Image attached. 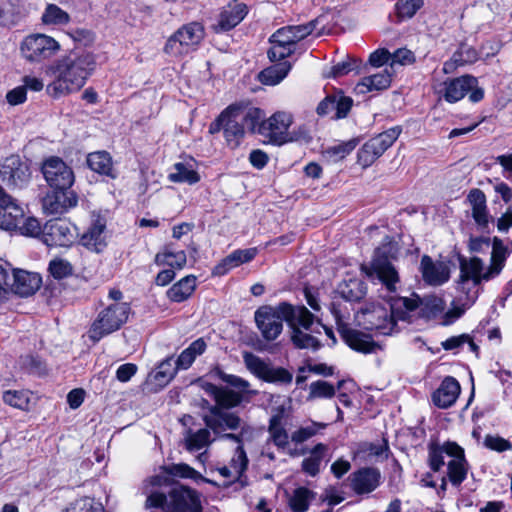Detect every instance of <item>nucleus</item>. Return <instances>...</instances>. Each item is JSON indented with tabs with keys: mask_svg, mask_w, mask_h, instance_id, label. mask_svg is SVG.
<instances>
[{
	"mask_svg": "<svg viewBox=\"0 0 512 512\" xmlns=\"http://www.w3.org/2000/svg\"><path fill=\"white\" fill-rule=\"evenodd\" d=\"M446 456L448 461V476L454 485H459L466 477L467 464L464 457V450L455 442L445 443Z\"/></svg>",
	"mask_w": 512,
	"mask_h": 512,
	"instance_id": "nucleus-21",
	"label": "nucleus"
},
{
	"mask_svg": "<svg viewBox=\"0 0 512 512\" xmlns=\"http://www.w3.org/2000/svg\"><path fill=\"white\" fill-rule=\"evenodd\" d=\"M339 295L346 301H358L366 295V286L359 279H349L338 286Z\"/></svg>",
	"mask_w": 512,
	"mask_h": 512,
	"instance_id": "nucleus-39",
	"label": "nucleus"
},
{
	"mask_svg": "<svg viewBox=\"0 0 512 512\" xmlns=\"http://www.w3.org/2000/svg\"><path fill=\"white\" fill-rule=\"evenodd\" d=\"M388 455V447L385 443L382 444H363L357 451L354 452V458L361 459L365 462H373L386 458Z\"/></svg>",
	"mask_w": 512,
	"mask_h": 512,
	"instance_id": "nucleus-41",
	"label": "nucleus"
},
{
	"mask_svg": "<svg viewBox=\"0 0 512 512\" xmlns=\"http://www.w3.org/2000/svg\"><path fill=\"white\" fill-rule=\"evenodd\" d=\"M196 289V277L188 275L172 285L167 291V297L173 302L187 300Z\"/></svg>",
	"mask_w": 512,
	"mask_h": 512,
	"instance_id": "nucleus-34",
	"label": "nucleus"
},
{
	"mask_svg": "<svg viewBox=\"0 0 512 512\" xmlns=\"http://www.w3.org/2000/svg\"><path fill=\"white\" fill-rule=\"evenodd\" d=\"M49 271L54 278L63 279L72 274L73 268L67 260L55 258L49 264Z\"/></svg>",
	"mask_w": 512,
	"mask_h": 512,
	"instance_id": "nucleus-55",
	"label": "nucleus"
},
{
	"mask_svg": "<svg viewBox=\"0 0 512 512\" xmlns=\"http://www.w3.org/2000/svg\"><path fill=\"white\" fill-rule=\"evenodd\" d=\"M41 285V277L37 273L15 270L8 278V295L13 292L21 297L33 295Z\"/></svg>",
	"mask_w": 512,
	"mask_h": 512,
	"instance_id": "nucleus-20",
	"label": "nucleus"
},
{
	"mask_svg": "<svg viewBox=\"0 0 512 512\" xmlns=\"http://www.w3.org/2000/svg\"><path fill=\"white\" fill-rule=\"evenodd\" d=\"M96 55L87 50H71L46 67L52 80L46 93L54 99L78 93L96 70Z\"/></svg>",
	"mask_w": 512,
	"mask_h": 512,
	"instance_id": "nucleus-1",
	"label": "nucleus"
},
{
	"mask_svg": "<svg viewBox=\"0 0 512 512\" xmlns=\"http://www.w3.org/2000/svg\"><path fill=\"white\" fill-rule=\"evenodd\" d=\"M464 344H468L469 347L471 348V350H473V351L476 349V345L473 343V341L467 335H459V336H453L451 338H448L447 340L442 342V347L445 350H454Z\"/></svg>",
	"mask_w": 512,
	"mask_h": 512,
	"instance_id": "nucleus-60",
	"label": "nucleus"
},
{
	"mask_svg": "<svg viewBox=\"0 0 512 512\" xmlns=\"http://www.w3.org/2000/svg\"><path fill=\"white\" fill-rule=\"evenodd\" d=\"M45 25H64L70 20L68 13L55 4H48L41 16Z\"/></svg>",
	"mask_w": 512,
	"mask_h": 512,
	"instance_id": "nucleus-45",
	"label": "nucleus"
},
{
	"mask_svg": "<svg viewBox=\"0 0 512 512\" xmlns=\"http://www.w3.org/2000/svg\"><path fill=\"white\" fill-rule=\"evenodd\" d=\"M27 91L23 85L17 86L6 94V100L10 105H19L26 101Z\"/></svg>",
	"mask_w": 512,
	"mask_h": 512,
	"instance_id": "nucleus-64",
	"label": "nucleus"
},
{
	"mask_svg": "<svg viewBox=\"0 0 512 512\" xmlns=\"http://www.w3.org/2000/svg\"><path fill=\"white\" fill-rule=\"evenodd\" d=\"M509 254L508 248L503 244L502 240L497 237L493 238L491 261L485 266L480 258L472 257L469 260L461 262L460 265V282L459 289L464 292L469 291L466 298L461 296L457 299V304L450 310L447 315L452 318L460 317L466 309H468L477 298L476 287L482 281H489L500 274L505 260Z\"/></svg>",
	"mask_w": 512,
	"mask_h": 512,
	"instance_id": "nucleus-2",
	"label": "nucleus"
},
{
	"mask_svg": "<svg viewBox=\"0 0 512 512\" xmlns=\"http://www.w3.org/2000/svg\"><path fill=\"white\" fill-rule=\"evenodd\" d=\"M314 27L313 22L302 25L286 26L278 29L271 37L295 45L298 41L310 35L314 30Z\"/></svg>",
	"mask_w": 512,
	"mask_h": 512,
	"instance_id": "nucleus-32",
	"label": "nucleus"
},
{
	"mask_svg": "<svg viewBox=\"0 0 512 512\" xmlns=\"http://www.w3.org/2000/svg\"><path fill=\"white\" fill-rule=\"evenodd\" d=\"M206 343L203 339H197L192 342L185 350L181 352L176 360V366L178 369H188L195 359L204 353L206 350Z\"/></svg>",
	"mask_w": 512,
	"mask_h": 512,
	"instance_id": "nucleus-37",
	"label": "nucleus"
},
{
	"mask_svg": "<svg viewBox=\"0 0 512 512\" xmlns=\"http://www.w3.org/2000/svg\"><path fill=\"white\" fill-rule=\"evenodd\" d=\"M61 44L54 37L44 33L25 36L19 44L20 56L28 63L39 64L56 56Z\"/></svg>",
	"mask_w": 512,
	"mask_h": 512,
	"instance_id": "nucleus-7",
	"label": "nucleus"
},
{
	"mask_svg": "<svg viewBox=\"0 0 512 512\" xmlns=\"http://www.w3.org/2000/svg\"><path fill=\"white\" fill-rule=\"evenodd\" d=\"M351 487L357 494L370 493L380 481V472L374 468H362L350 475Z\"/></svg>",
	"mask_w": 512,
	"mask_h": 512,
	"instance_id": "nucleus-27",
	"label": "nucleus"
},
{
	"mask_svg": "<svg viewBox=\"0 0 512 512\" xmlns=\"http://www.w3.org/2000/svg\"><path fill=\"white\" fill-rule=\"evenodd\" d=\"M66 512H104L100 503H96L89 497H84L71 503Z\"/></svg>",
	"mask_w": 512,
	"mask_h": 512,
	"instance_id": "nucleus-53",
	"label": "nucleus"
},
{
	"mask_svg": "<svg viewBox=\"0 0 512 512\" xmlns=\"http://www.w3.org/2000/svg\"><path fill=\"white\" fill-rule=\"evenodd\" d=\"M392 81V73L388 70L363 77L354 88L356 94H367L387 89Z\"/></svg>",
	"mask_w": 512,
	"mask_h": 512,
	"instance_id": "nucleus-31",
	"label": "nucleus"
},
{
	"mask_svg": "<svg viewBox=\"0 0 512 512\" xmlns=\"http://www.w3.org/2000/svg\"><path fill=\"white\" fill-rule=\"evenodd\" d=\"M227 113L225 119L224 137L228 145L232 148L239 146L244 138V123L241 120V114L237 105H230L225 109Z\"/></svg>",
	"mask_w": 512,
	"mask_h": 512,
	"instance_id": "nucleus-25",
	"label": "nucleus"
},
{
	"mask_svg": "<svg viewBox=\"0 0 512 512\" xmlns=\"http://www.w3.org/2000/svg\"><path fill=\"white\" fill-rule=\"evenodd\" d=\"M221 379L239 390L236 392L227 388L218 389L214 399L217 403L216 407L222 410L239 405L244 394L255 393L254 391L249 390L250 384L238 376L221 373Z\"/></svg>",
	"mask_w": 512,
	"mask_h": 512,
	"instance_id": "nucleus-15",
	"label": "nucleus"
},
{
	"mask_svg": "<svg viewBox=\"0 0 512 512\" xmlns=\"http://www.w3.org/2000/svg\"><path fill=\"white\" fill-rule=\"evenodd\" d=\"M415 62L414 53L406 48H400L391 54L390 67L393 68L395 64L411 65Z\"/></svg>",
	"mask_w": 512,
	"mask_h": 512,
	"instance_id": "nucleus-59",
	"label": "nucleus"
},
{
	"mask_svg": "<svg viewBox=\"0 0 512 512\" xmlns=\"http://www.w3.org/2000/svg\"><path fill=\"white\" fill-rule=\"evenodd\" d=\"M0 179L8 188H23L31 179V170L18 155H11L0 164Z\"/></svg>",
	"mask_w": 512,
	"mask_h": 512,
	"instance_id": "nucleus-13",
	"label": "nucleus"
},
{
	"mask_svg": "<svg viewBox=\"0 0 512 512\" xmlns=\"http://www.w3.org/2000/svg\"><path fill=\"white\" fill-rule=\"evenodd\" d=\"M187 262L186 253L183 250L172 251L165 249L155 256V263L159 266H170L172 269H182Z\"/></svg>",
	"mask_w": 512,
	"mask_h": 512,
	"instance_id": "nucleus-42",
	"label": "nucleus"
},
{
	"mask_svg": "<svg viewBox=\"0 0 512 512\" xmlns=\"http://www.w3.org/2000/svg\"><path fill=\"white\" fill-rule=\"evenodd\" d=\"M243 359L247 369L260 379L273 383H290L292 381V374L286 369L272 367L251 353L245 352Z\"/></svg>",
	"mask_w": 512,
	"mask_h": 512,
	"instance_id": "nucleus-18",
	"label": "nucleus"
},
{
	"mask_svg": "<svg viewBox=\"0 0 512 512\" xmlns=\"http://www.w3.org/2000/svg\"><path fill=\"white\" fill-rule=\"evenodd\" d=\"M41 170L51 188L69 189L75 181L72 168L56 156L44 160Z\"/></svg>",
	"mask_w": 512,
	"mask_h": 512,
	"instance_id": "nucleus-14",
	"label": "nucleus"
},
{
	"mask_svg": "<svg viewBox=\"0 0 512 512\" xmlns=\"http://www.w3.org/2000/svg\"><path fill=\"white\" fill-rule=\"evenodd\" d=\"M269 433L271 439L278 447L284 448L287 446L289 436L286 430L281 426L280 418L278 416L271 419Z\"/></svg>",
	"mask_w": 512,
	"mask_h": 512,
	"instance_id": "nucleus-51",
	"label": "nucleus"
},
{
	"mask_svg": "<svg viewBox=\"0 0 512 512\" xmlns=\"http://www.w3.org/2000/svg\"><path fill=\"white\" fill-rule=\"evenodd\" d=\"M78 204L77 194L69 189L53 188L42 200L43 210L47 214H64Z\"/></svg>",
	"mask_w": 512,
	"mask_h": 512,
	"instance_id": "nucleus-19",
	"label": "nucleus"
},
{
	"mask_svg": "<svg viewBox=\"0 0 512 512\" xmlns=\"http://www.w3.org/2000/svg\"><path fill=\"white\" fill-rule=\"evenodd\" d=\"M168 473L182 478H199V473L187 464H175L168 469Z\"/></svg>",
	"mask_w": 512,
	"mask_h": 512,
	"instance_id": "nucleus-61",
	"label": "nucleus"
},
{
	"mask_svg": "<svg viewBox=\"0 0 512 512\" xmlns=\"http://www.w3.org/2000/svg\"><path fill=\"white\" fill-rule=\"evenodd\" d=\"M468 201L472 210V217L475 222L485 228L489 223V216L486 210V197L479 189H473L468 195Z\"/></svg>",
	"mask_w": 512,
	"mask_h": 512,
	"instance_id": "nucleus-33",
	"label": "nucleus"
},
{
	"mask_svg": "<svg viewBox=\"0 0 512 512\" xmlns=\"http://www.w3.org/2000/svg\"><path fill=\"white\" fill-rule=\"evenodd\" d=\"M433 89L440 98L448 103H456L466 95L473 103L479 102L484 97L483 90L478 87L477 78L471 75L447 79L444 82L434 84Z\"/></svg>",
	"mask_w": 512,
	"mask_h": 512,
	"instance_id": "nucleus-6",
	"label": "nucleus"
},
{
	"mask_svg": "<svg viewBox=\"0 0 512 512\" xmlns=\"http://www.w3.org/2000/svg\"><path fill=\"white\" fill-rule=\"evenodd\" d=\"M130 307L125 302H115L99 312L87 332L88 338L94 343L103 337L119 330L126 323Z\"/></svg>",
	"mask_w": 512,
	"mask_h": 512,
	"instance_id": "nucleus-5",
	"label": "nucleus"
},
{
	"mask_svg": "<svg viewBox=\"0 0 512 512\" xmlns=\"http://www.w3.org/2000/svg\"><path fill=\"white\" fill-rule=\"evenodd\" d=\"M325 427L326 424L324 423L312 422L310 425L301 427L293 432L291 439L295 443H302L313 437L315 434H317L318 431L324 429Z\"/></svg>",
	"mask_w": 512,
	"mask_h": 512,
	"instance_id": "nucleus-54",
	"label": "nucleus"
},
{
	"mask_svg": "<svg viewBox=\"0 0 512 512\" xmlns=\"http://www.w3.org/2000/svg\"><path fill=\"white\" fill-rule=\"evenodd\" d=\"M255 322L262 336L268 340L276 339L283 329V321L291 326L300 325L308 329L313 324L314 316L304 306L293 307L288 303L277 306H262L255 312Z\"/></svg>",
	"mask_w": 512,
	"mask_h": 512,
	"instance_id": "nucleus-4",
	"label": "nucleus"
},
{
	"mask_svg": "<svg viewBox=\"0 0 512 512\" xmlns=\"http://www.w3.org/2000/svg\"><path fill=\"white\" fill-rule=\"evenodd\" d=\"M205 424L215 434H222L226 430H236L241 427V419L232 412L213 407L204 417Z\"/></svg>",
	"mask_w": 512,
	"mask_h": 512,
	"instance_id": "nucleus-22",
	"label": "nucleus"
},
{
	"mask_svg": "<svg viewBox=\"0 0 512 512\" xmlns=\"http://www.w3.org/2000/svg\"><path fill=\"white\" fill-rule=\"evenodd\" d=\"M355 62L356 61L352 60L339 62L330 68L329 72L326 73V76L334 78L344 76L354 69Z\"/></svg>",
	"mask_w": 512,
	"mask_h": 512,
	"instance_id": "nucleus-63",
	"label": "nucleus"
},
{
	"mask_svg": "<svg viewBox=\"0 0 512 512\" xmlns=\"http://www.w3.org/2000/svg\"><path fill=\"white\" fill-rule=\"evenodd\" d=\"M204 38V28L197 22L180 27L166 41L164 52L175 58H180L195 51Z\"/></svg>",
	"mask_w": 512,
	"mask_h": 512,
	"instance_id": "nucleus-9",
	"label": "nucleus"
},
{
	"mask_svg": "<svg viewBox=\"0 0 512 512\" xmlns=\"http://www.w3.org/2000/svg\"><path fill=\"white\" fill-rule=\"evenodd\" d=\"M77 238V227L65 219L50 220L43 226V243L47 246L68 248Z\"/></svg>",
	"mask_w": 512,
	"mask_h": 512,
	"instance_id": "nucleus-12",
	"label": "nucleus"
},
{
	"mask_svg": "<svg viewBox=\"0 0 512 512\" xmlns=\"http://www.w3.org/2000/svg\"><path fill=\"white\" fill-rule=\"evenodd\" d=\"M294 122L293 114L289 111L279 110L261 121L258 133L274 145H283L298 139V133L290 130Z\"/></svg>",
	"mask_w": 512,
	"mask_h": 512,
	"instance_id": "nucleus-8",
	"label": "nucleus"
},
{
	"mask_svg": "<svg viewBox=\"0 0 512 512\" xmlns=\"http://www.w3.org/2000/svg\"><path fill=\"white\" fill-rule=\"evenodd\" d=\"M291 70V64L282 62L272 65L259 74V81L264 85L275 86L279 84Z\"/></svg>",
	"mask_w": 512,
	"mask_h": 512,
	"instance_id": "nucleus-36",
	"label": "nucleus"
},
{
	"mask_svg": "<svg viewBox=\"0 0 512 512\" xmlns=\"http://www.w3.org/2000/svg\"><path fill=\"white\" fill-rule=\"evenodd\" d=\"M484 445L493 451L504 452L512 449V443L498 435H487L484 439Z\"/></svg>",
	"mask_w": 512,
	"mask_h": 512,
	"instance_id": "nucleus-58",
	"label": "nucleus"
},
{
	"mask_svg": "<svg viewBox=\"0 0 512 512\" xmlns=\"http://www.w3.org/2000/svg\"><path fill=\"white\" fill-rule=\"evenodd\" d=\"M257 251L255 248L245 250H235L224 259H222L213 269V275L223 276L230 270L251 261Z\"/></svg>",
	"mask_w": 512,
	"mask_h": 512,
	"instance_id": "nucleus-30",
	"label": "nucleus"
},
{
	"mask_svg": "<svg viewBox=\"0 0 512 512\" xmlns=\"http://www.w3.org/2000/svg\"><path fill=\"white\" fill-rule=\"evenodd\" d=\"M293 327V332L291 339L294 345L300 349H317L320 346V341L314 335L308 334L307 329L303 328L300 325H295ZM311 327V325L309 326ZM310 328H308L309 330Z\"/></svg>",
	"mask_w": 512,
	"mask_h": 512,
	"instance_id": "nucleus-43",
	"label": "nucleus"
},
{
	"mask_svg": "<svg viewBox=\"0 0 512 512\" xmlns=\"http://www.w3.org/2000/svg\"><path fill=\"white\" fill-rule=\"evenodd\" d=\"M361 270L371 281L378 280L389 292H395L399 284V274L395 267L385 258L376 257L369 265H362Z\"/></svg>",
	"mask_w": 512,
	"mask_h": 512,
	"instance_id": "nucleus-17",
	"label": "nucleus"
},
{
	"mask_svg": "<svg viewBox=\"0 0 512 512\" xmlns=\"http://www.w3.org/2000/svg\"><path fill=\"white\" fill-rule=\"evenodd\" d=\"M419 305V298L396 297L387 303L372 302L358 311L355 319L359 326L381 335H391L398 320L406 319Z\"/></svg>",
	"mask_w": 512,
	"mask_h": 512,
	"instance_id": "nucleus-3",
	"label": "nucleus"
},
{
	"mask_svg": "<svg viewBox=\"0 0 512 512\" xmlns=\"http://www.w3.org/2000/svg\"><path fill=\"white\" fill-rule=\"evenodd\" d=\"M185 441L189 451H198L210 443V432L207 429H200L195 433H190Z\"/></svg>",
	"mask_w": 512,
	"mask_h": 512,
	"instance_id": "nucleus-50",
	"label": "nucleus"
},
{
	"mask_svg": "<svg viewBox=\"0 0 512 512\" xmlns=\"http://www.w3.org/2000/svg\"><path fill=\"white\" fill-rule=\"evenodd\" d=\"M168 179L173 183L194 185L201 180L198 172V163L193 158H184L173 164L168 174Z\"/></svg>",
	"mask_w": 512,
	"mask_h": 512,
	"instance_id": "nucleus-24",
	"label": "nucleus"
},
{
	"mask_svg": "<svg viewBox=\"0 0 512 512\" xmlns=\"http://www.w3.org/2000/svg\"><path fill=\"white\" fill-rule=\"evenodd\" d=\"M400 133L399 127H393L366 141L357 151V164L363 169L372 166L392 146Z\"/></svg>",
	"mask_w": 512,
	"mask_h": 512,
	"instance_id": "nucleus-10",
	"label": "nucleus"
},
{
	"mask_svg": "<svg viewBox=\"0 0 512 512\" xmlns=\"http://www.w3.org/2000/svg\"><path fill=\"white\" fill-rule=\"evenodd\" d=\"M241 114V120L243 123L251 126L255 129L256 124L263 118L264 113L260 108H249L246 109L242 104H236Z\"/></svg>",
	"mask_w": 512,
	"mask_h": 512,
	"instance_id": "nucleus-57",
	"label": "nucleus"
},
{
	"mask_svg": "<svg viewBox=\"0 0 512 512\" xmlns=\"http://www.w3.org/2000/svg\"><path fill=\"white\" fill-rule=\"evenodd\" d=\"M16 231L26 237H39L43 240V227L40 221L34 216H26L24 214V218L22 222L18 225Z\"/></svg>",
	"mask_w": 512,
	"mask_h": 512,
	"instance_id": "nucleus-47",
	"label": "nucleus"
},
{
	"mask_svg": "<svg viewBox=\"0 0 512 512\" xmlns=\"http://www.w3.org/2000/svg\"><path fill=\"white\" fill-rule=\"evenodd\" d=\"M423 4V0H399L396 4L397 15L401 19H410L422 8Z\"/></svg>",
	"mask_w": 512,
	"mask_h": 512,
	"instance_id": "nucleus-52",
	"label": "nucleus"
},
{
	"mask_svg": "<svg viewBox=\"0 0 512 512\" xmlns=\"http://www.w3.org/2000/svg\"><path fill=\"white\" fill-rule=\"evenodd\" d=\"M420 271L423 280L429 285L439 286L450 278V267L444 261H433L425 255L421 259Z\"/></svg>",
	"mask_w": 512,
	"mask_h": 512,
	"instance_id": "nucleus-23",
	"label": "nucleus"
},
{
	"mask_svg": "<svg viewBox=\"0 0 512 512\" xmlns=\"http://www.w3.org/2000/svg\"><path fill=\"white\" fill-rule=\"evenodd\" d=\"M352 107V100L349 97L335 96V113L334 118L340 119L347 116Z\"/></svg>",
	"mask_w": 512,
	"mask_h": 512,
	"instance_id": "nucleus-62",
	"label": "nucleus"
},
{
	"mask_svg": "<svg viewBox=\"0 0 512 512\" xmlns=\"http://www.w3.org/2000/svg\"><path fill=\"white\" fill-rule=\"evenodd\" d=\"M326 450L327 446L319 443L312 450L311 456L303 460L302 468L307 474L310 476L318 474L320 463Z\"/></svg>",
	"mask_w": 512,
	"mask_h": 512,
	"instance_id": "nucleus-46",
	"label": "nucleus"
},
{
	"mask_svg": "<svg viewBox=\"0 0 512 512\" xmlns=\"http://www.w3.org/2000/svg\"><path fill=\"white\" fill-rule=\"evenodd\" d=\"M88 167L99 173L107 176L115 177L112 167V159L110 155L105 151H98L90 153L87 156Z\"/></svg>",
	"mask_w": 512,
	"mask_h": 512,
	"instance_id": "nucleus-38",
	"label": "nucleus"
},
{
	"mask_svg": "<svg viewBox=\"0 0 512 512\" xmlns=\"http://www.w3.org/2000/svg\"><path fill=\"white\" fill-rule=\"evenodd\" d=\"M312 498L313 494L310 490L299 487L289 497L288 504L293 512H305Z\"/></svg>",
	"mask_w": 512,
	"mask_h": 512,
	"instance_id": "nucleus-44",
	"label": "nucleus"
},
{
	"mask_svg": "<svg viewBox=\"0 0 512 512\" xmlns=\"http://www.w3.org/2000/svg\"><path fill=\"white\" fill-rule=\"evenodd\" d=\"M356 146V139L339 142L326 148L323 152V156L330 163H338L345 159L356 148Z\"/></svg>",
	"mask_w": 512,
	"mask_h": 512,
	"instance_id": "nucleus-40",
	"label": "nucleus"
},
{
	"mask_svg": "<svg viewBox=\"0 0 512 512\" xmlns=\"http://www.w3.org/2000/svg\"><path fill=\"white\" fill-rule=\"evenodd\" d=\"M270 42L272 46L268 51V56L271 61H280L294 52L295 45L274 37L270 38Z\"/></svg>",
	"mask_w": 512,
	"mask_h": 512,
	"instance_id": "nucleus-48",
	"label": "nucleus"
},
{
	"mask_svg": "<svg viewBox=\"0 0 512 512\" xmlns=\"http://www.w3.org/2000/svg\"><path fill=\"white\" fill-rule=\"evenodd\" d=\"M2 399L7 405L22 411H29L34 404L33 393L28 390H7Z\"/></svg>",
	"mask_w": 512,
	"mask_h": 512,
	"instance_id": "nucleus-35",
	"label": "nucleus"
},
{
	"mask_svg": "<svg viewBox=\"0 0 512 512\" xmlns=\"http://www.w3.org/2000/svg\"><path fill=\"white\" fill-rule=\"evenodd\" d=\"M460 394V385L453 377H446L433 393V403L439 408H448L455 403Z\"/></svg>",
	"mask_w": 512,
	"mask_h": 512,
	"instance_id": "nucleus-28",
	"label": "nucleus"
},
{
	"mask_svg": "<svg viewBox=\"0 0 512 512\" xmlns=\"http://www.w3.org/2000/svg\"><path fill=\"white\" fill-rule=\"evenodd\" d=\"M331 312L335 317L337 329L344 342L353 350L361 353L375 352L379 346L372 341L370 336L351 329L345 323L347 316L337 309L336 303L332 304Z\"/></svg>",
	"mask_w": 512,
	"mask_h": 512,
	"instance_id": "nucleus-11",
	"label": "nucleus"
},
{
	"mask_svg": "<svg viewBox=\"0 0 512 512\" xmlns=\"http://www.w3.org/2000/svg\"><path fill=\"white\" fill-rule=\"evenodd\" d=\"M336 393L334 386L326 381L318 380L312 382L309 386L308 400L316 398L329 399L332 398Z\"/></svg>",
	"mask_w": 512,
	"mask_h": 512,
	"instance_id": "nucleus-49",
	"label": "nucleus"
},
{
	"mask_svg": "<svg viewBox=\"0 0 512 512\" xmlns=\"http://www.w3.org/2000/svg\"><path fill=\"white\" fill-rule=\"evenodd\" d=\"M247 6L242 2H234L223 9L219 16L216 31H227L237 26L247 15Z\"/></svg>",
	"mask_w": 512,
	"mask_h": 512,
	"instance_id": "nucleus-29",
	"label": "nucleus"
},
{
	"mask_svg": "<svg viewBox=\"0 0 512 512\" xmlns=\"http://www.w3.org/2000/svg\"><path fill=\"white\" fill-rule=\"evenodd\" d=\"M106 217L100 213H92L87 230L81 235L80 243L88 250L101 253L108 245Z\"/></svg>",
	"mask_w": 512,
	"mask_h": 512,
	"instance_id": "nucleus-16",
	"label": "nucleus"
},
{
	"mask_svg": "<svg viewBox=\"0 0 512 512\" xmlns=\"http://www.w3.org/2000/svg\"><path fill=\"white\" fill-rule=\"evenodd\" d=\"M24 208L11 196L0 202V228L6 231H16L24 218Z\"/></svg>",
	"mask_w": 512,
	"mask_h": 512,
	"instance_id": "nucleus-26",
	"label": "nucleus"
},
{
	"mask_svg": "<svg viewBox=\"0 0 512 512\" xmlns=\"http://www.w3.org/2000/svg\"><path fill=\"white\" fill-rule=\"evenodd\" d=\"M175 375V369L171 359L162 361L154 373V378L161 385L167 384Z\"/></svg>",
	"mask_w": 512,
	"mask_h": 512,
	"instance_id": "nucleus-56",
	"label": "nucleus"
}]
</instances>
